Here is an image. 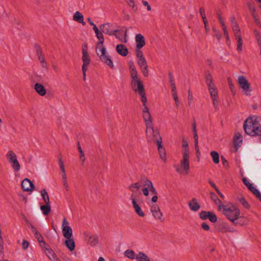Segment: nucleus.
Returning a JSON list of instances; mask_svg holds the SVG:
<instances>
[{"mask_svg":"<svg viewBox=\"0 0 261 261\" xmlns=\"http://www.w3.org/2000/svg\"><path fill=\"white\" fill-rule=\"evenodd\" d=\"M243 127L245 133L251 136L261 134V118L254 116L248 117L245 121Z\"/></svg>","mask_w":261,"mask_h":261,"instance_id":"obj_1","label":"nucleus"},{"mask_svg":"<svg viewBox=\"0 0 261 261\" xmlns=\"http://www.w3.org/2000/svg\"><path fill=\"white\" fill-rule=\"evenodd\" d=\"M223 213L227 218L234 225L237 223L236 221L238 219L240 210L232 205H222Z\"/></svg>","mask_w":261,"mask_h":261,"instance_id":"obj_2","label":"nucleus"},{"mask_svg":"<svg viewBox=\"0 0 261 261\" xmlns=\"http://www.w3.org/2000/svg\"><path fill=\"white\" fill-rule=\"evenodd\" d=\"M146 134L147 141L155 143L157 144L162 143V139L158 129H153V126L146 127Z\"/></svg>","mask_w":261,"mask_h":261,"instance_id":"obj_3","label":"nucleus"},{"mask_svg":"<svg viewBox=\"0 0 261 261\" xmlns=\"http://www.w3.org/2000/svg\"><path fill=\"white\" fill-rule=\"evenodd\" d=\"M95 50L97 56L99 57L102 62L108 65L111 68H114V66L112 60L111 59L110 56L107 53V49L105 47L95 48Z\"/></svg>","mask_w":261,"mask_h":261,"instance_id":"obj_4","label":"nucleus"},{"mask_svg":"<svg viewBox=\"0 0 261 261\" xmlns=\"http://www.w3.org/2000/svg\"><path fill=\"white\" fill-rule=\"evenodd\" d=\"M190 156L187 152L182 153V159L180 162V166L176 167V171L178 173H182L184 171L185 174H188L190 169L189 163Z\"/></svg>","mask_w":261,"mask_h":261,"instance_id":"obj_5","label":"nucleus"},{"mask_svg":"<svg viewBox=\"0 0 261 261\" xmlns=\"http://www.w3.org/2000/svg\"><path fill=\"white\" fill-rule=\"evenodd\" d=\"M6 156L14 171L15 172L18 171L20 169V165L15 152L13 150H9L7 153Z\"/></svg>","mask_w":261,"mask_h":261,"instance_id":"obj_6","label":"nucleus"},{"mask_svg":"<svg viewBox=\"0 0 261 261\" xmlns=\"http://www.w3.org/2000/svg\"><path fill=\"white\" fill-rule=\"evenodd\" d=\"M238 83L244 94L249 96L250 95L251 89H250V84L245 76L241 75L239 76Z\"/></svg>","mask_w":261,"mask_h":261,"instance_id":"obj_7","label":"nucleus"},{"mask_svg":"<svg viewBox=\"0 0 261 261\" xmlns=\"http://www.w3.org/2000/svg\"><path fill=\"white\" fill-rule=\"evenodd\" d=\"M208 91L213 100V104L215 109H217L219 104L218 91L215 85L208 87Z\"/></svg>","mask_w":261,"mask_h":261,"instance_id":"obj_8","label":"nucleus"},{"mask_svg":"<svg viewBox=\"0 0 261 261\" xmlns=\"http://www.w3.org/2000/svg\"><path fill=\"white\" fill-rule=\"evenodd\" d=\"M69 223L66 218H64L62 225L63 235L66 239H70L72 237V230L68 225Z\"/></svg>","mask_w":261,"mask_h":261,"instance_id":"obj_9","label":"nucleus"},{"mask_svg":"<svg viewBox=\"0 0 261 261\" xmlns=\"http://www.w3.org/2000/svg\"><path fill=\"white\" fill-rule=\"evenodd\" d=\"M137 63L141 70L143 75L145 77L148 76V69L146 59L144 58L138 60Z\"/></svg>","mask_w":261,"mask_h":261,"instance_id":"obj_10","label":"nucleus"},{"mask_svg":"<svg viewBox=\"0 0 261 261\" xmlns=\"http://www.w3.org/2000/svg\"><path fill=\"white\" fill-rule=\"evenodd\" d=\"M131 85L132 89L135 92L139 93L140 91H144L143 84L140 79L132 81Z\"/></svg>","mask_w":261,"mask_h":261,"instance_id":"obj_11","label":"nucleus"},{"mask_svg":"<svg viewBox=\"0 0 261 261\" xmlns=\"http://www.w3.org/2000/svg\"><path fill=\"white\" fill-rule=\"evenodd\" d=\"M99 28L100 31L105 34H108L109 36L113 35V25L110 23H105L100 25Z\"/></svg>","mask_w":261,"mask_h":261,"instance_id":"obj_12","label":"nucleus"},{"mask_svg":"<svg viewBox=\"0 0 261 261\" xmlns=\"http://www.w3.org/2000/svg\"><path fill=\"white\" fill-rule=\"evenodd\" d=\"M21 188L25 191H32L35 189L33 184L28 178H25L22 180Z\"/></svg>","mask_w":261,"mask_h":261,"instance_id":"obj_13","label":"nucleus"},{"mask_svg":"<svg viewBox=\"0 0 261 261\" xmlns=\"http://www.w3.org/2000/svg\"><path fill=\"white\" fill-rule=\"evenodd\" d=\"M136 48H142L145 45L144 37L141 34H138L135 36Z\"/></svg>","mask_w":261,"mask_h":261,"instance_id":"obj_14","label":"nucleus"},{"mask_svg":"<svg viewBox=\"0 0 261 261\" xmlns=\"http://www.w3.org/2000/svg\"><path fill=\"white\" fill-rule=\"evenodd\" d=\"M132 203L135 212L140 217H143L145 216L144 213L142 211L140 206L138 204L136 199L134 198V194L131 195Z\"/></svg>","mask_w":261,"mask_h":261,"instance_id":"obj_15","label":"nucleus"},{"mask_svg":"<svg viewBox=\"0 0 261 261\" xmlns=\"http://www.w3.org/2000/svg\"><path fill=\"white\" fill-rule=\"evenodd\" d=\"M82 61L83 62L82 68H88V66L90 63L91 59L88 54V51L86 50H83L82 53Z\"/></svg>","mask_w":261,"mask_h":261,"instance_id":"obj_16","label":"nucleus"},{"mask_svg":"<svg viewBox=\"0 0 261 261\" xmlns=\"http://www.w3.org/2000/svg\"><path fill=\"white\" fill-rule=\"evenodd\" d=\"M87 244L92 247L96 246L98 243V237L96 236H87Z\"/></svg>","mask_w":261,"mask_h":261,"instance_id":"obj_17","label":"nucleus"},{"mask_svg":"<svg viewBox=\"0 0 261 261\" xmlns=\"http://www.w3.org/2000/svg\"><path fill=\"white\" fill-rule=\"evenodd\" d=\"M116 50L117 53L122 56H126L128 53L127 48L123 44H118L116 46Z\"/></svg>","mask_w":261,"mask_h":261,"instance_id":"obj_18","label":"nucleus"},{"mask_svg":"<svg viewBox=\"0 0 261 261\" xmlns=\"http://www.w3.org/2000/svg\"><path fill=\"white\" fill-rule=\"evenodd\" d=\"M36 92L40 96H44L46 93V90L44 86L39 83H36L34 85Z\"/></svg>","mask_w":261,"mask_h":261,"instance_id":"obj_19","label":"nucleus"},{"mask_svg":"<svg viewBox=\"0 0 261 261\" xmlns=\"http://www.w3.org/2000/svg\"><path fill=\"white\" fill-rule=\"evenodd\" d=\"M188 205L190 210L193 212H197L200 207V205L197 201L196 198H193L188 202Z\"/></svg>","mask_w":261,"mask_h":261,"instance_id":"obj_20","label":"nucleus"},{"mask_svg":"<svg viewBox=\"0 0 261 261\" xmlns=\"http://www.w3.org/2000/svg\"><path fill=\"white\" fill-rule=\"evenodd\" d=\"M158 150L160 154V158L165 163L166 162V153L165 148L162 145V143L157 144Z\"/></svg>","mask_w":261,"mask_h":261,"instance_id":"obj_21","label":"nucleus"},{"mask_svg":"<svg viewBox=\"0 0 261 261\" xmlns=\"http://www.w3.org/2000/svg\"><path fill=\"white\" fill-rule=\"evenodd\" d=\"M233 142L234 147L238 148L240 147L242 144V137L240 133H236L233 137Z\"/></svg>","mask_w":261,"mask_h":261,"instance_id":"obj_22","label":"nucleus"},{"mask_svg":"<svg viewBox=\"0 0 261 261\" xmlns=\"http://www.w3.org/2000/svg\"><path fill=\"white\" fill-rule=\"evenodd\" d=\"M102 33L103 32L101 31L96 34V37L98 39V41L96 43L95 48H99L102 47H105L103 45L105 39Z\"/></svg>","mask_w":261,"mask_h":261,"instance_id":"obj_23","label":"nucleus"},{"mask_svg":"<svg viewBox=\"0 0 261 261\" xmlns=\"http://www.w3.org/2000/svg\"><path fill=\"white\" fill-rule=\"evenodd\" d=\"M73 19L79 23H82L83 25L86 24L84 21V16L79 11H76L73 15Z\"/></svg>","mask_w":261,"mask_h":261,"instance_id":"obj_24","label":"nucleus"},{"mask_svg":"<svg viewBox=\"0 0 261 261\" xmlns=\"http://www.w3.org/2000/svg\"><path fill=\"white\" fill-rule=\"evenodd\" d=\"M143 117L145 123L146 127L152 125V119L150 113H143Z\"/></svg>","mask_w":261,"mask_h":261,"instance_id":"obj_25","label":"nucleus"},{"mask_svg":"<svg viewBox=\"0 0 261 261\" xmlns=\"http://www.w3.org/2000/svg\"><path fill=\"white\" fill-rule=\"evenodd\" d=\"M65 244L70 251H72L74 249L75 242L72 237L70 239H66Z\"/></svg>","mask_w":261,"mask_h":261,"instance_id":"obj_26","label":"nucleus"},{"mask_svg":"<svg viewBox=\"0 0 261 261\" xmlns=\"http://www.w3.org/2000/svg\"><path fill=\"white\" fill-rule=\"evenodd\" d=\"M136 259L137 261H150V258L143 252H139L137 254Z\"/></svg>","mask_w":261,"mask_h":261,"instance_id":"obj_27","label":"nucleus"},{"mask_svg":"<svg viewBox=\"0 0 261 261\" xmlns=\"http://www.w3.org/2000/svg\"><path fill=\"white\" fill-rule=\"evenodd\" d=\"M237 41V50L239 52H241L242 50L243 40L242 34L234 36Z\"/></svg>","mask_w":261,"mask_h":261,"instance_id":"obj_28","label":"nucleus"},{"mask_svg":"<svg viewBox=\"0 0 261 261\" xmlns=\"http://www.w3.org/2000/svg\"><path fill=\"white\" fill-rule=\"evenodd\" d=\"M205 79L206 83L207 85V86H210V85H215L213 82V80L212 77V75L209 71H207L205 75Z\"/></svg>","mask_w":261,"mask_h":261,"instance_id":"obj_29","label":"nucleus"},{"mask_svg":"<svg viewBox=\"0 0 261 261\" xmlns=\"http://www.w3.org/2000/svg\"><path fill=\"white\" fill-rule=\"evenodd\" d=\"M41 195L45 204H50L49 196L45 189L41 191Z\"/></svg>","mask_w":261,"mask_h":261,"instance_id":"obj_30","label":"nucleus"},{"mask_svg":"<svg viewBox=\"0 0 261 261\" xmlns=\"http://www.w3.org/2000/svg\"><path fill=\"white\" fill-rule=\"evenodd\" d=\"M40 209L42 211L43 215H47L51 211L50 204H45V205H41Z\"/></svg>","mask_w":261,"mask_h":261,"instance_id":"obj_31","label":"nucleus"},{"mask_svg":"<svg viewBox=\"0 0 261 261\" xmlns=\"http://www.w3.org/2000/svg\"><path fill=\"white\" fill-rule=\"evenodd\" d=\"M141 185L139 182L133 183L129 186L128 189L133 193H135L140 189Z\"/></svg>","mask_w":261,"mask_h":261,"instance_id":"obj_32","label":"nucleus"},{"mask_svg":"<svg viewBox=\"0 0 261 261\" xmlns=\"http://www.w3.org/2000/svg\"><path fill=\"white\" fill-rule=\"evenodd\" d=\"M124 255L131 259L136 258L137 254L132 250H127L124 252Z\"/></svg>","mask_w":261,"mask_h":261,"instance_id":"obj_33","label":"nucleus"},{"mask_svg":"<svg viewBox=\"0 0 261 261\" xmlns=\"http://www.w3.org/2000/svg\"><path fill=\"white\" fill-rule=\"evenodd\" d=\"M45 250V253L46 255L48 256V257L49 258V259L51 260L53 258L55 257L57 255L56 253L54 252V251L49 247L47 248H46Z\"/></svg>","mask_w":261,"mask_h":261,"instance_id":"obj_34","label":"nucleus"},{"mask_svg":"<svg viewBox=\"0 0 261 261\" xmlns=\"http://www.w3.org/2000/svg\"><path fill=\"white\" fill-rule=\"evenodd\" d=\"M231 27L234 36L241 35V30L238 25V23L231 25Z\"/></svg>","mask_w":261,"mask_h":261,"instance_id":"obj_35","label":"nucleus"},{"mask_svg":"<svg viewBox=\"0 0 261 261\" xmlns=\"http://www.w3.org/2000/svg\"><path fill=\"white\" fill-rule=\"evenodd\" d=\"M211 155L213 159V161L215 164H218L219 163V155L217 152L215 151H211Z\"/></svg>","mask_w":261,"mask_h":261,"instance_id":"obj_36","label":"nucleus"},{"mask_svg":"<svg viewBox=\"0 0 261 261\" xmlns=\"http://www.w3.org/2000/svg\"><path fill=\"white\" fill-rule=\"evenodd\" d=\"M247 5L249 11L251 13L252 17L257 15V14L256 13V9L254 6L251 2H248Z\"/></svg>","mask_w":261,"mask_h":261,"instance_id":"obj_37","label":"nucleus"},{"mask_svg":"<svg viewBox=\"0 0 261 261\" xmlns=\"http://www.w3.org/2000/svg\"><path fill=\"white\" fill-rule=\"evenodd\" d=\"M78 150L80 152V159L82 161V164H83L84 162L85 161L86 158L85 156L84 153L80 145V143L77 144Z\"/></svg>","mask_w":261,"mask_h":261,"instance_id":"obj_38","label":"nucleus"},{"mask_svg":"<svg viewBox=\"0 0 261 261\" xmlns=\"http://www.w3.org/2000/svg\"><path fill=\"white\" fill-rule=\"evenodd\" d=\"M251 190H250L255 196L261 201V193L259 192L258 189L255 187H253L251 188Z\"/></svg>","mask_w":261,"mask_h":261,"instance_id":"obj_39","label":"nucleus"},{"mask_svg":"<svg viewBox=\"0 0 261 261\" xmlns=\"http://www.w3.org/2000/svg\"><path fill=\"white\" fill-rule=\"evenodd\" d=\"M210 215V211H202L199 214L200 218L202 220H206L208 219L209 215Z\"/></svg>","mask_w":261,"mask_h":261,"instance_id":"obj_40","label":"nucleus"},{"mask_svg":"<svg viewBox=\"0 0 261 261\" xmlns=\"http://www.w3.org/2000/svg\"><path fill=\"white\" fill-rule=\"evenodd\" d=\"M154 218L158 220H161L163 217V213L161 211L160 209L152 214Z\"/></svg>","mask_w":261,"mask_h":261,"instance_id":"obj_41","label":"nucleus"},{"mask_svg":"<svg viewBox=\"0 0 261 261\" xmlns=\"http://www.w3.org/2000/svg\"><path fill=\"white\" fill-rule=\"evenodd\" d=\"M141 48L138 49L137 48H136V56L138 60L145 58L144 57L142 51L141 50Z\"/></svg>","mask_w":261,"mask_h":261,"instance_id":"obj_42","label":"nucleus"},{"mask_svg":"<svg viewBox=\"0 0 261 261\" xmlns=\"http://www.w3.org/2000/svg\"><path fill=\"white\" fill-rule=\"evenodd\" d=\"M182 147L184 148L182 153H184L186 152H187L188 154H189V151L188 149V143L186 141L182 140Z\"/></svg>","mask_w":261,"mask_h":261,"instance_id":"obj_43","label":"nucleus"},{"mask_svg":"<svg viewBox=\"0 0 261 261\" xmlns=\"http://www.w3.org/2000/svg\"><path fill=\"white\" fill-rule=\"evenodd\" d=\"M138 93L141 97V101L143 103V105H146V102H147V97L145 95V90L142 91H142H140Z\"/></svg>","mask_w":261,"mask_h":261,"instance_id":"obj_44","label":"nucleus"},{"mask_svg":"<svg viewBox=\"0 0 261 261\" xmlns=\"http://www.w3.org/2000/svg\"><path fill=\"white\" fill-rule=\"evenodd\" d=\"M228 84L229 85V87L230 89V91L233 94H235V91H234V86L233 84H232V80L230 78L228 77L227 79Z\"/></svg>","mask_w":261,"mask_h":261,"instance_id":"obj_45","label":"nucleus"},{"mask_svg":"<svg viewBox=\"0 0 261 261\" xmlns=\"http://www.w3.org/2000/svg\"><path fill=\"white\" fill-rule=\"evenodd\" d=\"M212 196H214V197H215V199L214 202L216 204L218 205V210H221V208L222 207V205H223V204H221V200L218 199V198L215 194H212Z\"/></svg>","mask_w":261,"mask_h":261,"instance_id":"obj_46","label":"nucleus"},{"mask_svg":"<svg viewBox=\"0 0 261 261\" xmlns=\"http://www.w3.org/2000/svg\"><path fill=\"white\" fill-rule=\"evenodd\" d=\"M35 47L36 49V55L38 58L42 56V51L41 47L38 45H36Z\"/></svg>","mask_w":261,"mask_h":261,"instance_id":"obj_47","label":"nucleus"},{"mask_svg":"<svg viewBox=\"0 0 261 261\" xmlns=\"http://www.w3.org/2000/svg\"><path fill=\"white\" fill-rule=\"evenodd\" d=\"M38 58L41 63L42 67L43 68H46L47 67V63L45 61L44 56L43 55L42 56L39 57Z\"/></svg>","mask_w":261,"mask_h":261,"instance_id":"obj_48","label":"nucleus"},{"mask_svg":"<svg viewBox=\"0 0 261 261\" xmlns=\"http://www.w3.org/2000/svg\"><path fill=\"white\" fill-rule=\"evenodd\" d=\"M132 81L139 79L138 77V73L136 70L130 71Z\"/></svg>","mask_w":261,"mask_h":261,"instance_id":"obj_49","label":"nucleus"},{"mask_svg":"<svg viewBox=\"0 0 261 261\" xmlns=\"http://www.w3.org/2000/svg\"><path fill=\"white\" fill-rule=\"evenodd\" d=\"M208 219L210 221L213 223H215L217 221V218L216 215H215L213 212H210V215L208 216Z\"/></svg>","mask_w":261,"mask_h":261,"instance_id":"obj_50","label":"nucleus"},{"mask_svg":"<svg viewBox=\"0 0 261 261\" xmlns=\"http://www.w3.org/2000/svg\"><path fill=\"white\" fill-rule=\"evenodd\" d=\"M243 182L248 187L249 190H251V188H253V186H252V184H251L248 181L246 177L243 178Z\"/></svg>","mask_w":261,"mask_h":261,"instance_id":"obj_51","label":"nucleus"},{"mask_svg":"<svg viewBox=\"0 0 261 261\" xmlns=\"http://www.w3.org/2000/svg\"><path fill=\"white\" fill-rule=\"evenodd\" d=\"M33 233H34L35 238L37 239L38 242H40L43 239L41 234L37 231V230H35V231L33 232Z\"/></svg>","mask_w":261,"mask_h":261,"instance_id":"obj_52","label":"nucleus"},{"mask_svg":"<svg viewBox=\"0 0 261 261\" xmlns=\"http://www.w3.org/2000/svg\"><path fill=\"white\" fill-rule=\"evenodd\" d=\"M240 201L242 203V204L243 205L244 207L246 208H249V203L246 201V200L242 197L239 199Z\"/></svg>","mask_w":261,"mask_h":261,"instance_id":"obj_53","label":"nucleus"},{"mask_svg":"<svg viewBox=\"0 0 261 261\" xmlns=\"http://www.w3.org/2000/svg\"><path fill=\"white\" fill-rule=\"evenodd\" d=\"M59 164L60 167L61 168L62 173L65 172V169L64 165L63 162L62 161L61 158H60L59 159Z\"/></svg>","mask_w":261,"mask_h":261,"instance_id":"obj_54","label":"nucleus"},{"mask_svg":"<svg viewBox=\"0 0 261 261\" xmlns=\"http://www.w3.org/2000/svg\"><path fill=\"white\" fill-rule=\"evenodd\" d=\"M160 209V207L157 204H153L151 206L150 211L152 214H153V213L156 212Z\"/></svg>","mask_w":261,"mask_h":261,"instance_id":"obj_55","label":"nucleus"},{"mask_svg":"<svg viewBox=\"0 0 261 261\" xmlns=\"http://www.w3.org/2000/svg\"><path fill=\"white\" fill-rule=\"evenodd\" d=\"M253 19H254L255 23L256 24V25L258 27L260 28L261 27V22L259 21V19L258 18L257 15H255L254 16H253Z\"/></svg>","mask_w":261,"mask_h":261,"instance_id":"obj_56","label":"nucleus"},{"mask_svg":"<svg viewBox=\"0 0 261 261\" xmlns=\"http://www.w3.org/2000/svg\"><path fill=\"white\" fill-rule=\"evenodd\" d=\"M193 95L190 91V90H188V100L189 105H190L193 100Z\"/></svg>","mask_w":261,"mask_h":261,"instance_id":"obj_57","label":"nucleus"},{"mask_svg":"<svg viewBox=\"0 0 261 261\" xmlns=\"http://www.w3.org/2000/svg\"><path fill=\"white\" fill-rule=\"evenodd\" d=\"M124 38H122L120 37V39H119V40L122 43H125L127 42V39L126 38L127 37V30H126L124 32Z\"/></svg>","mask_w":261,"mask_h":261,"instance_id":"obj_58","label":"nucleus"},{"mask_svg":"<svg viewBox=\"0 0 261 261\" xmlns=\"http://www.w3.org/2000/svg\"><path fill=\"white\" fill-rule=\"evenodd\" d=\"M142 4L144 6L146 7V9L148 11H151V6L149 5L147 1L143 0Z\"/></svg>","mask_w":261,"mask_h":261,"instance_id":"obj_59","label":"nucleus"},{"mask_svg":"<svg viewBox=\"0 0 261 261\" xmlns=\"http://www.w3.org/2000/svg\"><path fill=\"white\" fill-rule=\"evenodd\" d=\"M199 13H200V15L201 16L202 20H204V19H206V16H205V15L204 9L203 8H200L199 9Z\"/></svg>","mask_w":261,"mask_h":261,"instance_id":"obj_60","label":"nucleus"},{"mask_svg":"<svg viewBox=\"0 0 261 261\" xmlns=\"http://www.w3.org/2000/svg\"><path fill=\"white\" fill-rule=\"evenodd\" d=\"M40 243V245L42 248H44L46 249V248H47L49 247V246L46 244V243L44 241L43 239L42 241H40L39 242Z\"/></svg>","mask_w":261,"mask_h":261,"instance_id":"obj_61","label":"nucleus"},{"mask_svg":"<svg viewBox=\"0 0 261 261\" xmlns=\"http://www.w3.org/2000/svg\"><path fill=\"white\" fill-rule=\"evenodd\" d=\"M29 245V242H28L27 241H26L25 240H23L22 243V247L23 249H24L25 250L27 249L28 248Z\"/></svg>","mask_w":261,"mask_h":261,"instance_id":"obj_62","label":"nucleus"},{"mask_svg":"<svg viewBox=\"0 0 261 261\" xmlns=\"http://www.w3.org/2000/svg\"><path fill=\"white\" fill-rule=\"evenodd\" d=\"M221 160L224 166L227 167L228 166V162L223 156H221Z\"/></svg>","mask_w":261,"mask_h":261,"instance_id":"obj_63","label":"nucleus"},{"mask_svg":"<svg viewBox=\"0 0 261 261\" xmlns=\"http://www.w3.org/2000/svg\"><path fill=\"white\" fill-rule=\"evenodd\" d=\"M202 228L205 231H208L210 229L209 226L206 223H202L201 224Z\"/></svg>","mask_w":261,"mask_h":261,"instance_id":"obj_64","label":"nucleus"}]
</instances>
